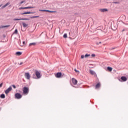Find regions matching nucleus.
Masks as SVG:
<instances>
[{"label": "nucleus", "instance_id": "obj_12", "mask_svg": "<svg viewBox=\"0 0 128 128\" xmlns=\"http://www.w3.org/2000/svg\"><path fill=\"white\" fill-rule=\"evenodd\" d=\"M10 2H8L7 4H6L5 5L3 6H2V8H6V6H9V4H10Z\"/></svg>", "mask_w": 128, "mask_h": 128}, {"label": "nucleus", "instance_id": "obj_30", "mask_svg": "<svg viewBox=\"0 0 128 128\" xmlns=\"http://www.w3.org/2000/svg\"><path fill=\"white\" fill-rule=\"evenodd\" d=\"M19 10H24V8L20 7L19 8Z\"/></svg>", "mask_w": 128, "mask_h": 128}, {"label": "nucleus", "instance_id": "obj_1", "mask_svg": "<svg viewBox=\"0 0 128 128\" xmlns=\"http://www.w3.org/2000/svg\"><path fill=\"white\" fill-rule=\"evenodd\" d=\"M29 92H30V89L28 88V87H24L23 88L24 94H26V95L28 94Z\"/></svg>", "mask_w": 128, "mask_h": 128}, {"label": "nucleus", "instance_id": "obj_27", "mask_svg": "<svg viewBox=\"0 0 128 128\" xmlns=\"http://www.w3.org/2000/svg\"><path fill=\"white\" fill-rule=\"evenodd\" d=\"M40 12H46V10H40Z\"/></svg>", "mask_w": 128, "mask_h": 128}, {"label": "nucleus", "instance_id": "obj_29", "mask_svg": "<svg viewBox=\"0 0 128 128\" xmlns=\"http://www.w3.org/2000/svg\"><path fill=\"white\" fill-rule=\"evenodd\" d=\"M92 58H94V56H96V54H92Z\"/></svg>", "mask_w": 128, "mask_h": 128}, {"label": "nucleus", "instance_id": "obj_19", "mask_svg": "<svg viewBox=\"0 0 128 128\" xmlns=\"http://www.w3.org/2000/svg\"><path fill=\"white\" fill-rule=\"evenodd\" d=\"M0 98H6V96H4V94H2Z\"/></svg>", "mask_w": 128, "mask_h": 128}, {"label": "nucleus", "instance_id": "obj_32", "mask_svg": "<svg viewBox=\"0 0 128 128\" xmlns=\"http://www.w3.org/2000/svg\"><path fill=\"white\" fill-rule=\"evenodd\" d=\"M2 84H4V83H1V84H0V88H2Z\"/></svg>", "mask_w": 128, "mask_h": 128}, {"label": "nucleus", "instance_id": "obj_23", "mask_svg": "<svg viewBox=\"0 0 128 128\" xmlns=\"http://www.w3.org/2000/svg\"><path fill=\"white\" fill-rule=\"evenodd\" d=\"M14 34H18V29H16L14 32Z\"/></svg>", "mask_w": 128, "mask_h": 128}, {"label": "nucleus", "instance_id": "obj_26", "mask_svg": "<svg viewBox=\"0 0 128 128\" xmlns=\"http://www.w3.org/2000/svg\"><path fill=\"white\" fill-rule=\"evenodd\" d=\"M90 56V54H86L84 56L85 58H88V56Z\"/></svg>", "mask_w": 128, "mask_h": 128}, {"label": "nucleus", "instance_id": "obj_40", "mask_svg": "<svg viewBox=\"0 0 128 128\" xmlns=\"http://www.w3.org/2000/svg\"><path fill=\"white\" fill-rule=\"evenodd\" d=\"M124 30H122V32H124Z\"/></svg>", "mask_w": 128, "mask_h": 128}, {"label": "nucleus", "instance_id": "obj_24", "mask_svg": "<svg viewBox=\"0 0 128 128\" xmlns=\"http://www.w3.org/2000/svg\"><path fill=\"white\" fill-rule=\"evenodd\" d=\"M24 2H26V0L22 1V2L20 3V6H22V4H24Z\"/></svg>", "mask_w": 128, "mask_h": 128}, {"label": "nucleus", "instance_id": "obj_35", "mask_svg": "<svg viewBox=\"0 0 128 128\" xmlns=\"http://www.w3.org/2000/svg\"><path fill=\"white\" fill-rule=\"evenodd\" d=\"M49 12H52V13L54 12V11H51V10H50Z\"/></svg>", "mask_w": 128, "mask_h": 128}, {"label": "nucleus", "instance_id": "obj_16", "mask_svg": "<svg viewBox=\"0 0 128 128\" xmlns=\"http://www.w3.org/2000/svg\"><path fill=\"white\" fill-rule=\"evenodd\" d=\"M36 42L30 43L29 44V46H36Z\"/></svg>", "mask_w": 128, "mask_h": 128}, {"label": "nucleus", "instance_id": "obj_37", "mask_svg": "<svg viewBox=\"0 0 128 128\" xmlns=\"http://www.w3.org/2000/svg\"><path fill=\"white\" fill-rule=\"evenodd\" d=\"M2 6V4H0V6Z\"/></svg>", "mask_w": 128, "mask_h": 128}, {"label": "nucleus", "instance_id": "obj_7", "mask_svg": "<svg viewBox=\"0 0 128 128\" xmlns=\"http://www.w3.org/2000/svg\"><path fill=\"white\" fill-rule=\"evenodd\" d=\"M14 20H28V18H14Z\"/></svg>", "mask_w": 128, "mask_h": 128}, {"label": "nucleus", "instance_id": "obj_2", "mask_svg": "<svg viewBox=\"0 0 128 128\" xmlns=\"http://www.w3.org/2000/svg\"><path fill=\"white\" fill-rule=\"evenodd\" d=\"M22 94H20L19 93H16L15 94V97H16V98H17V100H20V99L21 98H22Z\"/></svg>", "mask_w": 128, "mask_h": 128}, {"label": "nucleus", "instance_id": "obj_17", "mask_svg": "<svg viewBox=\"0 0 128 128\" xmlns=\"http://www.w3.org/2000/svg\"><path fill=\"white\" fill-rule=\"evenodd\" d=\"M90 74H94V70H90Z\"/></svg>", "mask_w": 128, "mask_h": 128}, {"label": "nucleus", "instance_id": "obj_5", "mask_svg": "<svg viewBox=\"0 0 128 128\" xmlns=\"http://www.w3.org/2000/svg\"><path fill=\"white\" fill-rule=\"evenodd\" d=\"M120 82H126V80H128V78H126V77L124 76H122L120 78Z\"/></svg>", "mask_w": 128, "mask_h": 128}, {"label": "nucleus", "instance_id": "obj_11", "mask_svg": "<svg viewBox=\"0 0 128 128\" xmlns=\"http://www.w3.org/2000/svg\"><path fill=\"white\" fill-rule=\"evenodd\" d=\"M22 24L23 28H26L28 26V24H26L24 22H22Z\"/></svg>", "mask_w": 128, "mask_h": 128}, {"label": "nucleus", "instance_id": "obj_25", "mask_svg": "<svg viewBox=\"0 0 128 128\" xmlns=\"http://www.w3.org/2000/svg\"><path fill=\"white\" fill-rule=\"evenodd\" d=\"M38 17H39L38 16H34L30 17V18H36Z\"/></svg>", "mask_w": 128, "mask_h": 128}, {"label": "nucleus", "instance_id": "obj_22", "mask_svg": "<svg viewBox=\"0 0 128 128\" xmlns=\"http://www.w3.org/2000/svg\"><path fill=\"white\" fill-rule=\"evenodd\" d=\"M24 10H28V8H34V7H24Z\"/></svg>", "mask_w": 128, "mask_h": 128}, {"label": "nucleus", "instance_id": "obj_34", "mask_svg": "<svg viewBox=\"0 0 128 128\" xmlns=\"http://www.w3.org/2000/svg\"><path fill=\"white\" fill-rule=\"evenodd\" d=\"M74 70L76 72H78V70H77L76 69H74Z\"/></svg>", "mask_w": 128, "mask_h": 128}, {"label": "nucleus", "instance_id": "obj_39", "mask_svg": "<svg viewBox=\"0 0 128 128\" xmlns=\"http://www.w3.org/2000/svg\"><path fill=\"white\" fill-rule=\"evenodd\" d=\"M97 44H98V43H97Z\"/></svg>", "mask_w": 128, "mask_h": 128}, {"label": "nucleus", "instance_id": "obj_14", "mask_svg": "<svg viewBox=\"0 0 128 128\" xmlns=\"http://www.w3.org/2000/svg\"><path fill=\"white\" fill-rule=\"evenodd\" d=\"M100 83L97 84L96 85V88H100Z\"/></svg>", "mask_w": 128, "mask_h": 128}, {"label": "nucleus", "instance_id": "obj_10", "mask_svg": "<svg viewBox=\"0 0 128 128\" xmlns=\"http://www.w3.org/2000/svg\"><path fill=\"white\" fill-rule=\"evenodd\" d=\"M101 12H108V9L106 8H101L100 10Z\"/></svg>", "mask_w": 128, "mask_h": 128}, {"label": "nucleus", "instance_id": "obj_15", "mask_svg": "<svg viewBox=\"0 0 128 128\" xmlns=\"http://www.w3.org/2000/svg\"><path fill=\"white\" fill-rule=\"evenodd\" d=\"M32 14V12H24L22 14Z\"/></svg>", "mask_w": 128, "mask_h": 128}, {"label": "nucleus", "instance_id": "obj_3", "mask_svg": "<svg viewBox=\"0 0 128 128\" xmlns=\"http://www.w3.org/2000/svg\"><path fill=\"white\" fill-rule=\"evenodd\" d=\"M24 76L26 80H30V73L28 72H26L24 74Z\"/></svg>", "mask_w": 128, "mask_h": 128}, {"label": "nucleus", "instance_id": "obj_13", "mask_svg": "<svg viewBox=\"0 0 128 128\" xmlns=\"http://www.w3.org/2000/svg\"><path fill=\"white\" fill-rule=\"evenodd\" d=\"M22 52H16V56H22Z\"/></svg>", "mask_w": 128, "mask_h": 128}, {"label": "nucleus", "instance_id": "obj_9", "mask_svg": "<svg viewBox=\"0 0 128 128\" xmlns=\"http://www.w3.org/2000/svg\"><path fill=\"white\" fill-rule=\"evenodd\" d=\"M72 82L73 84L75 85L78 84V80L74 78H72Z\"/></svg>", "mask_w": 128, "mask_h": 128}, {"label": "nucleus", "instance_id": "obj_36", "mask_svg": "<svg viewBox=\"0 0 128 128\" xmlns=\"http://www.w3.org/2000/svg\"><path fill=\"white\" fill-rule=\"evenodd\" d=\"M46 12H50V10H46Z\"/></svg>", "mask_w": 128, "mask_h": 128}, {"label": "nucleus", "instance_id": "obj_20", "mask_svg": "<svg viewBox=\"0 0 128 128\" xmlns=\"http://www.w3.org/2000/svg\"><path fill=\"white\" fill-rule=\"evenodd\" d=\"M107 68L108 70H109V72H112V68L111 67H108Z\"/></svg>", "mask_w": 128, "mask_h": 128}, {"label": "nucleus", "instance_id": "obj_31", "mask_svg": "<svg viewBox=\"0 0 128 128\" xmlns=\"http://www.w3.org/2000/svg\"><path fill=\"white\" fill-rule=\"evenodd\" d=\"M12 86L14 88H16V86L15 85H12Z\"/></svg>", "mask_w": 128, "mask_h": 128}, {"label": "nucleus", "instance_id": "obj_33", "mask_svg": "<svg viewBox=\"0 0 128 128\" xmlns=\"http://www.w3.org/2000/svg\"><path fill=\"white\" fill-rule=\"evenodd\" d=\"M84 58V56L82 55L81 56V58Z\"/></svg>", "mask_w": 128, "mask_h": 128}, {"label": "nucleus", "instance_id": "obj_21", "mask_svg": "<svg viewBox=\"0 0 128 128\" xmlns=\"http://www.w3.org/2000/svg\"><path fill=\"white\" fill-rule=\"evenodd\" d=\"M63 37L64 38H68V34H64L63 36Z\"/></svg>", "mask_w": 128, "mask_h": 128}, {"label": "nucleus", "instance_id": "obj_8", "mask_svg": "<svg viewBox=\"0 0 128 128\" xmlns=\"http://www.w3.org/2000/svg\"><path fill=\"white\" fill-rule=\"evenodd\" d=\"M62 76V72H58L56 74H55V76L58 78H60Z\"/></svg>", "mask_w": 128, "mask_h": 128}, {"label": "nucleus", "instance_id": "obj_4", "mask_svg": "<svg viewBox=\"0 0 128 128\" xmlns=\"http://www.w3.org/2000/svg\"><path fill=\"white\" fill-rule=\"evenodd\" d=\"M35 74L38 78H40L41 76H40V72L36 70Z\"/></svg>", "mask_w": 128, "mask_h": 128}, {"label": "nucleus", "instance_id": "obj_6", "mask_svg": "<svg viewBox=\"0 0 128 128\" xmlns=\"http://www.w3.org/2000/svg\"><path fill=\"white\" fill-rule=\"evenodd\" d=\"M12 90V87H9L8 88V89L5 91V94H8V92H11Z\"/></svg>", "mask_w": 128, "mask_h": 128}, {"label": "nucleus", "instance_id": "obj_38", "mask_svg": "<svg viewBox=\"0 0 128 128\" xmlns=\"http://www.w3.org/2000/svg\"><path fill=\"white\" fill-rule=\"evenodd\" d=\"M99 44H102V42H99Z\"/></svg>", "mask_w": 128, "mask_h": 128}, {"label": "nucleus", "instance_id": "obj_28", "mask_svg": "<svg viewBox=\"0 0 128 128\" xmlns=\"http://www.w3.org/2000/svg\"><path fill=\"white\" fill-rule=\"evenodd\" d=\"M22 43H23L22 45H20L21 46H24V44H26V42H25L24 41V42H22Z\"/></svg>", "mask_w": 128, "mask_h": 128}, {"label": "nucleus", "instance_id": "obj_18", "mask_svg": "<svg viewBox=\"0 0 128 128\" xmlns=\"http://www.w3.org/2000/svg\"><path fill=\"white\" fill-rule=\"evenodd\" d=\"M10 25L8 26H1L0 28H9Z\"/></svg>", "mask_w": 128, "mask_h": 128}]
</instances>
